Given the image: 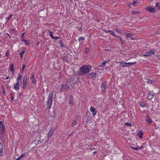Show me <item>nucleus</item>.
Masks as SVG:
<instances>
[{"mask_svg": "<svg viewBox=\"0 0 160 160\" xmlns=\"http://www.w3.org/2000/svg\"><path fill=\"white\" fill-rule=\"evenodd\" d=\"M91 67L89 66L83 65L80 69L79 72V74L84 75L89 72L91 70Z\"/></svg>", "mask_w": 160, "mask_h": 160, "instance_id": "1", "label": "nucleus"}, {"mask_svg": "<svg viewBox=\"0 0 160 160\" xmlns=\"http://www.w3.org/2000/svg\"><path fill=\"white\" fill-rule=\"evenodd\" d=\"M53 95V92H50L49 94L48 97V99L47 101V107L49 109L52 106V96Z\"/></svg>", "mask_w": 160, "mask_h": 160, "instance_id": "2", "label": "nucleus"}, {"mask_svg": "<svg viewBox=\"0 0 160 160\" xmlns=\"http://www.w3.org/2000/svg\"><path fill=\"white\" fill-rule=\"evenodd\" d=\"M120 63V66L122 67H128L132 65L134 63L133 62H119Z\"/></svg>", "mask_w": 160, "mask_h": 160, "instance_id": "3", "label": "nucleus"}, {"mask_svg": "<svg viewBox=\"0 0 160 160\" xmlns=\"http://www.w3.org/2000/svg\"><path fill=\"white\" fill-rule=\"evenodd\" d=\"M6 131L5 126L3 125L2 122L0 121V132L2 135Z\"/></svg>", "mask_w": 160, "mask_h": 160, "instance_id": "4", "label": "nucleus"}, {"mask_svg": "<svg viewBox=\"0 0 160 160\" xmlns=\"http://www.w3.org/2000/svg\"><path fill=\"white\" fill-rule=\"evenodd\" d=\"M155 51L154 50H151L148 52H146L143 55L144 57H148L155 54Z\"/></svg>", "mask_w": 160, "mask_h": 160, "instance_id": "5", "label": "nucleus"}, {"mask_svg": "<svg viewBox=\"0 0 160 160\" xmlns=\"http://www.w3.org/2000/svg\"><path fill=\"white\" fill-rule=\"evenodd\" d=\"M27 78L26 77L24 76L23 78L22 81V88L23 89H25L27 88Z\"/></svg>", "mask_w": 160, "mask_h": 160, "instance_id": "6", "label": "nucleus"}, {"mask_svg": "<svg viewBox=\"0 0 160 160\" xmlns=\"http://www.w3.org/2000/svg\"><path fill=\"white\" fill-rule=\"evenodd\" d=\"M69 86L67 84H63L61 86L60 92L64 91V90H67L69 89Z\"/></svg>", "mask_w": 160, "mask_h": 160, "instance_id": "7", "label": "nucleus"}, {"mask_svg": "<svg viewBox=\"0 0 160 160\" xmlns=\"http://www.w3.org/2000/svg\"><path fill=\"white\" fill-rule=\"evenodd\" d=\"M35 73H32L31 74V76L30 77V79L33 84H35L36 82V80L35 79Z\"/></svg>", "mask_w": 160, "mask_h": 160, "instance_id": "8", "label": "nucleus"}, {"mask_svg": "<svg viewBox=\"0 0 160 160\" xmlns=\"http://www.w3.org/2000/svg\"><path fill=\"white\" fill-rule=\"evenodd\" d=\"M146 9L148 12H154L155 11V8H152L150 7H148L146 8Z\"/></svg>", "mask_w": 160, "mask_h": 160, "instance_id": "9", "label": "nucleus"}, {"mask_svg": "<svg viewBox=\"0 0 160 160\" xmlns=\"http://www.w3.org/2000/svg\"><path fill=\"white\" fill-rule=\"evenodd\" d=\"M90 110L91 112H92V115L93 116H94L97 114V111L95 108L93 107H91L90 108Z\"/></svg>", "mask_w": 160, "mask_h": 160, "instance_id": "10", "label": "nucleus"}, {"mask_svg": "<svg viewBox=\"0 0 160 160\" xmlns=\"http://www.w3.org/2000/svg\"><path fill=\"white\" fill-rule=\"evenodd\" d=\"M107 85V83L106 82H103L101 88L102 91L105 92L106 90V87Z\"/></svg>", "mask_w": 160, "mask_h": 160, "instance_id": "11", "label": "nucleus"}, {"mask_svg": "<svg viewBox=\"0 0 160 160\" xmlns=\"http://www.w3.org/2000/svg\"><path fill=\"white\" fill-rule=\"evenodd\" d=\"M54 131V129H52L49 132H48V138H50L52 136L53 134Z\"/></svg>", "mask_w": 160, "mask_h": 160, "instance_id": "12", "label": "nucleus"}, {"mask_svg": "<svg viewBox=\"0 0 160 160\" xmlns=\"http://www.w3.org/2000/svg\"><path fill=\"white\" fill-rule=\"evenodd\" d=\"M96 73L95 72H92L88 75V77L89 78H91L94 77H96Z\"/></svg>", "mask_w": 160, "mask_h": 160, "instance_id": "13", "label": "nucleus"}, {"mask_svg": "<svg viewBox=\"0 0 160 160\" xmlns=\"http://www.w3.org/2000/svg\"><path fill=\"white\" fill-rule=\"evenodd\" d=\"M69 104L71 105H73V99L72 96V95H70L69 97Z\"/></svg>", "mask_w": 160, "mask_h": 160, "instance_id": "14", "label": "nucleus"}, {"mask_svg": "<svg viewBox=\"0 0 160 160\" xmlns=\"http://www.w3.org/2000/svg\"><path fill=\"white\" fill-rule=\"evenodd\" d=\"M19 83L18 82H17L16 84H15L14 85V89L16 90H18L19 89Z\"/></svg>", "mask_w": 160, "mask_h": 160, "instance_id": "15", "label": "nucleus"}, {"mask_svg": "<svg viewBox=\"0 0 160 160\" xmlns=\"http://www.w3.org/2000/svg\"><path fill=\"white\" fill-rule=\"evenodd\" d=\"M146 121H147L149 123H152V120L151 118H149V116L147 115L146 117Z\"/></svg>", "mask_w": 160, "mask_h": 160, "instance_id": "16", "label": "nucleus"}, {"mask_svg": "<svg viewBox=\"0 0 160 160\" xmlns=\"http://www.w3.org/2000/svg\"><path fill=\"white\" fill-rule=\"evenodd\" d=\"M154 97V95L153 94H149L147 96V98L149 100H151Z\"/></svg>", "mask_w": 160, "mask_h": 160, "instance_id": "17", "label": "nucleus"}, {"mask_svg": "<svg viewBox=\"0 0 160 160\" xmlns=\"http://www.w3.org/2000/svg\"><path fill=\"white\" fill-rule=\"evenodd\" d=\"M22 78V77L20 75H19L17 79V82H18L20 83V82H21V80Z\"/></svg>", "mask_w": 160, "mask_h": 160, "instance_id": "18", "label": "nucleus"}, {"mask_svg": "<svg viewBox=\"0 0 160 160\" xmlns=\"http://www.w3.org/2000/svg\"><path fill=\"white\" fill-rule=\"evenodd\" d=\"M146 82L149 84L153 83L155 82L154 80L150 79H147V81Z\"/></svg>", "mask_w": 160, "mask_h": 160, "instance_id": "19", "label": "nucleus"}, {"mask_svg": "<svg viewBox=\"0 0 160 160\" xmlns=\"http://www.w3.org/2000/svg\"><path fill=\"white\" fill-rule=\"evenodd\" d=\"M143 134V132L141 130L139 131L138 134V136L140 137V138H142V135Z\"/></svg>", "mask_w": 160, "mask_h": 160, "instance_id": "20", "label": "nucleus"}, {"mask_svg": "<svg viewBox=\"0 0 160 160\" xmlns=\"http://www.w3.org/2000/svg\"><path fill=\"white\" fill-rule=\"evenodd\" d=\"M132 34L131 33H127L126 34V37L127 38H130L131 39H132Z\"/></svg>", "mask_w": 160, "mask_h": 160, "instance_id": "21", "label": "nucleus"}, {"mask_svg": "<svg viewBox=\"0 0 160 160\" xmlns=\"http://www.w3.org/2000/svg\"><path fill=\"white\" fill-rule=\"evenodd\" d=\"M14 65L13 64H11V67H10V71L11 72H13L14 71Z\"/></svg>", "mask_w": 160, "mask_h": 160, "instance_id": "22", "label": "nucleus"}, {"mask_svg": "<svg viewBox=\"0 0 160 160\" xmlns=\"http://www.w3.org/2000/svg\"><path fill=\"white\" fill-rule=\"evenodd\" d=\"M47 31L49 32L50 34L49 35L52 39V38H53V36L52 35V32H51L49 30H47Z\"/></svg>", "mask_w": 160, "mask_h": 160, "instance_id": "23", "label": "nucleus"}, {"mask_svg": "<svg viewBox=\"0 0 160 160\" xmlns=\"http://www.w3.org/2000/svg\"><path fill=\"white\" fill-rule=\"evenodd\" d=\"M3 151V146L2 143L0 142V153H2Z\"/></svg>", "mask_w": 160, "mask_h": 160, "instance_id": "24", "label": "nucleus"}, {"mask_svg": "<svg viewBox=\"0 0 160 160\" xmlns=\"http://www.w3.org/2000/svg\"><path fill=\"white\" fill-rule=\"evenodd\" d=\"M140 104L141 105V106L143 108L145 107L146 106V104H145V103L142 102H140Z\"/></svg>", "mask_w": 160, "mask_h": 160, "instance_id": "25", "label": "nucleus"}, {"mask_svg": "<svg viewBox=\"0 0 160 160\" xmlns=\"http://www.w3.org/2000/svg\"><path fill=\"white\" fill-rule=\"evenodd\" d=\"M106 63V62H103L102 63V64L100 65L99 66L100 67H103L105 66Z\"/></svg>", "mask_w": 160, "mask_h": 160, "instance_id": "26", "label": "nucleus"}, {"mask_svg": "<svg viewBox=\"0 0 160 160\" xmlns=\"http://www.w3.org/2000/svg\"><path fill=\"white\" fill-rule=\"evenodd\" d=\"M77 123V121H76V120L74 121L72 123L71 125V126L72 127L74 126L75 125H76V124Z\"/></svg>", "mask_w": 160, "mask_h": 160, "instance_id": "27", "label": "nucleus"}, {"mask_svg": "<svg viewBox=\"0 0 160 160\" xmlns=\"http://www.w3.org/2000/svg\"><path fill=\"white\" fill-rule=\"evenodd\" d=\"M25 51L23 50L22 52L20 53V55L21 58L22 57L23 54L25 53Z\"/></svg>", "mask_w": 160, "mask_h": 160, "instance_id": "28", "label": "nucleus"}, {"mask_svg": "<svg viewBox=\"0 0 160 160\" xmlns=\"http://www.w3.org/2000/svg\"><path fill=\"white\" fill-rule=\"evenodd\" d=\"M156 7H157V9H158V10H160V6L159 5V3H157L156 4Z\"/></svg>", "mask_w": 160, "mask_h": 160, "instance_id": "29", "label": "nucleus"}, {"mask_svg": "<svg viewBox=\"0 0 160 160\" xmlns=\"http://www.w3.org/2000/svg\"><path fill=\"white\" fill-rule=\"evenodd\" d=\"M24 33H23L22 34V36H21V40H22L23 41H24V40H25L24 39Z\"/></svg>", "mask_w": 160, "mask_h": 160, "instance_id": "30", "label": "nucleus"}, {"mask_svg": "<svg viewBox=\"0 0 160 160\" xmlns=\"http://www.w3.org/2000/svg\"><path fill=\"white\" fill-rule=\"evenodd\" d=\"M132 14H139L140 13L139 12H137L136 11H132Z\"/></svg>", "mask_w": 160, "mask_h": 160, "instance_id": "31", "label": "nucleus"}, {"mask_svg": "<svg viewBox=\"0 0 160 160\" xmlns=\"http://www.w3.org/2000/svg\"><path fill=\"white\" fill-rule=\"evenodd\" d=\"M117 38H120V40L121 42V44H123L124 43V41H123V40L120 37H119V36H117Z\"/></svg>", "mask_w": 160, "mask_h": 160, "instance_id": "32", "label": "nucleus"}, {"mask_svg": "<svg viewBox=\"0 0 160 160\" xmlns=\"http://www.w3.org/2000/svg\"><path fill=\"white\" fill-rule=\"evenodd\" d=\"M89 49L88 48H86L85 50V53L86 54L88 53L89 52Z\"/></svg>", "mask_w": 160, "mask_h": 160, "instance_id": "33", "label": "nucleus"}, {"mask_svg": "<svg viewBox=\"0 0 160 160\" xmlns=\"http://www.w3.org/2000/svg\"><path fill=\"white\" fill-rule=\"evenodd\" d=\"M110 32V33L111 35H112L113 36H116L115 35V34H114V32L112 31H110V32Z\"/></svg>", "mask_w": 160, "mask_h": 160, "instance_id": "34", "label": "nucleus"}, {"mask_svg": "<svg viewBox=\"0 0 160 160\" xmlns=\"http://www.w3.org/2000/svg\"><path fill=\"white\" fill-rule=\"evenodd\" d=\"M133 149L136 150H138L140 149V148H139V147H136V148H133Z\"/></svg>", "mask_w": 160, "mask_h": 160, "instance_id": "35", "label": "nucleus"}, {"mask_svg": "<svg viewBox=\"0 0 160 160\" xmlns=\"http://www.w3.org/2000/svg\"><path fill=\"white\" fill-rule=\"evenodd\" d=\"M125 125L128 126H131V124L128 122H126L125 123Z\"/></svg>", "mask_w": 160, "mask_h": 160, "instance_id": "36", "label": "nucleus"}, {"mask_svg": "<svg viewBox=\"0 0 160 160\" xmlns=\"http://www.w3.org/2000/svg\"><path fill=\"white\" fill-rule=\"evenodd\" d=\"M115 30L116 31V32H117L119 33H121V32L119 31V30L117 28L115 29Z\"/></svg>", "mask_w": 160, "mask_h": 160, "instance_id": "37", "label": "nucleus"}, {"mask_svg": "<svg viewBox=\"0 0 160 160\" xmlns=\"http://www.w3.org/2000/svg\"><path fill=\"white\" fill-rule=\"evenodd\" d=\"M138 3L137 2L134 1L132 3H131V4L133 5H134L137 4Z\"/></svg>", "mask_w": 160, "mask_h": 160, "instance_id": "38", "label": "nucleus"}, {"mask_svg": "<svg viewBox=\"0 0 160 160\" xmlns=\"http://www.w3.org/2000/svg\"><path fill=\"white\" fill-rule=\"evenodd\" d=\"M59 38V37H54L53 36V38H52V39H55L56 40H57Z\"/></svg>", "mask_w": 160, "mask_h": 160, "instance_id": "39", "label": "nucleus"}, {"mask_svg": "<svg viewBox=\"0 0 160 160\" xmlns=\"http://www.w3.org/2000/svg\"><path fill=\"white\" fill-rule=\"evenodd\" d=\"M25 155L24 153L22 154L21 155H20L19 157L21 159Z\"/></svg>", "mask_w": 160, "mask_h": 160, "instance_id": "40", "label": "nucleus"}, {"mask_svg": "<svg viewBox=\"0 0 160 160\" xmlns=\"http://www.w3.org/2000/svg\"><path fill=\"white\" fill-rule=\"evenodd\" d=\"M26 67V66L24 65H23L22 67V72H23V69L24 68Z\"/></svg>", "mask_w": 160, "mask_h": 160, "instance_id": "41", "label": "nucleus"}, {"mask_svg": "<svg viewBox=\"0 0 160 160\" xmlns=\"http://www.w3.org/2000/svg\"><path fill=\"white\" fill-rule=\"evenodd\" d=\"M6 55L7 57H8L9 56V52L8 51H7L6 52Z\"/></svg>", "mask_w": 160, "mask_h": 160, "instance_id": "42", "label": "nucleus"}, {"mask_svg": "<svg viewBox=\"0 0 160 160\" xmlns=\"http://www.w3.org/2000/svg\"><path fill=\"white\" fill-rule=\"evenodd\" d=\"M24 41L25 42V43L28 45L29 44V42L28 41H26V40H24Z\"/></svg>", "mask_w": 160, "mask_h": 160, "instance_id": "43", "label": "nucleus"}, {"mask_svg": "<svg viewBox=\"0 0 160 160\" xmlns=\"http://www.w3.org/2000/svg\"><path fill=\"white\" fill-rule=\"evenodd\" d=\"M82 39V40H83L84 39V38L82 37H81V38H79L78 39V40L80 41Z\"/></svg>", "mask_w": 160, "mask_h": 160, "instance_id": "44", "label": "nucleus"}, {"mask_svg": "<svg viewBox=\"0 0 160 160\" xmlns=\"http://www.w3.org/2000/svg\"><path fill=\"white\" fill-rule=\"evenodd\" d=\"M14 98V97L12 95L11 97V100L12 101H13V100Z\"/></svg>", "mask_w": 160, "mask_h": 160, "instance_id": "45", "label": "nucleus"}, {"mask_svg": "<svg viewBox=\"0 0 160 160\" xmlns=\"http://www.w3.org/2000/svg\"><path fill=\"white\" fill-rule=\"evenodd\" d=\"M110 30H104V32L106 33L109 32Z\"/></svg>", "mask_w": 160, "mask_h": 160, "instance_id": "46", "label": "nucleus"}, {"mask_svg": "<svg viewBox=\"0 0 160 160\" xmlns=\"http://www.w3.org/2000/svg\"><path fill=\"white\" fill-rule=\"evenodd\" d=\"M12 17V15H10L8 16V19H9Z\"/></svg>", "mask_w": 160, "mask_h": 160, "instance_id": "47", "label": "nucleus"}, {"mask_svg": "<svg viewBox=\"0 0 160 160\" xmlns=\"http://www.w3.org/2000/svg\"><path fill=\"white\" fill-rule=\"evenodd\" d=\"M21 159V158H20V157H19L16 160H20Z\"/></svg>", "mask_w": 160, "mask_h": 160, "instance_id": "48", "label": "nucleus"}, {"mask_svg": "<svg viewBox=\"0 0 160 160\" xmlns=\"http://www.w3.org/2000/svg\"><path fill=\"white\" fill-rule=\"evenodd\" d=\"M9 78V77H7L5 78V80H7Z\"/></svg>", "mask_w": 160, "mask_h": 160, "instance_id": "49", "label": "nucleus"}, {"mask_svg": "<svg viewBox=\"0 0 160 160\" xmlns=\"http://www.w3.org/2000/svg\"><path fill=\"white\" fill-rule=\"evenodd\" d=\"M93 153L94 154H96L97 153V152H93Z\"/></svg>", "mask_w": 160, "mask_h": 160, "instance_id": "50", "label": "nucleus"}, {"mask_svg": "<svg viewBox=\"0 0 160 160\" xmlns=\"http://www.w3.org/2000/svg\"><path fill=\"white\" fill-rule=\"evenodd\" d=\"M6 34L10 38H11L10 36V35H9V34H8L7 33Z\"/></svg>", "mask_w": 160, "mask_h": 160, "instance_id": "51", "label": "nucleus"}, {"mask_svg": "<svg viewBox=\"0 0 160 160\" xmlns=\"http://www.w3.org/2000/svg\"><path fill=\"white\" fill-rule=\"evenodd\" d=\"M142 146L141 147H140V149H142Z\"/></svg>", "mask_w": 160, "mask_h": 160, "instance_id": "52", "label": "nucleus"}]
</instances>
